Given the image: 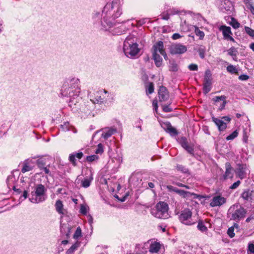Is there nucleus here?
Here are the masks:
<instances>
[{"label": "nucleus", "mask_w": 254, "mask_h": 254, "mask_svg": "<svg viewBox=\"0 0 254 254\" xmlns=\"http://www.w3.org/2000/svg\"><path fill=\"white\" fill-rule=\"evenodd\" d=\"M88 206L81 204L80 206V212L82 214L86 215L88 212Z\"/></svg>", "instance_id": "40"}, {"label": "nucleus", "mask_w": 254, "mask_h": 254, "mask_svg": "<svg viewBox=\"0 0 254 254\" xmlns=\"http://www.w3.org/2000/svg\"><path fill=\"white\" fill-rule=\"evenodd\" d=\"M246 32L250 36L254 38V30L251 29L249 27H245Z\"/></svg>", "instance_id": "44"}, {"label": "nucleus", "mask_w": 254, "mask_h": 254, "mask_svg": "<svg viewBox=\"0 0 254 254\" xmlns=\"http://www.w3.org/2000/svg\"><path fill=\"white\" fill-rule=\"evenodd\" d=\"M78 80H71L69 83H64L61 89V94L63 97H68L69 106L72 110H76L77 103L81 100L79 96L80 88L78 87Z\"/></svg>", "instance_id": "2"}, {"label": "nucleus", "mask_w": 254, "mask_h": 254, "mask_svg": "<svg viewBox=\"0 0 254 254\" xmlns=\"http://www.w3.org/2000/svg\"><path fill=\"white\" fill-rule=\"evenodd\" d=\"M182 36H181V35L179 34V33H175L172 35V38L173 40H177L180 38Z\"/></svg>", "instance_id": "58"}, {"label": "nucleus", "mask_w": 254, "mask_h": 254, "mask_svg": "<svg viewBox=\"0 0 254 254\" xmlns=\"http://www.w3.org/2000/svg\"><path fill=\"white\" fill-rule=\"evenodd\" d=\"M246 213V209L239 204H235L229 208L227 216L230 219L238 221L244 218Z\"/></svg>", "instance_id": "5"}, {"label": "nucleus", "mask_w": 254, "mask_h": 254, "mask_svg": "<svg viewBox=\"0 0 254 254\" xmlns=\"http://www.w3.org/2000/svg\"><path fill=\"white\" fill-rule=\"evenodd\" d=\"M194 32L195 33V35L199 37V39L202 40L203 39L204 37V33L203 31L199 30L198 27L197 26H194Z\"/></svg>", "instance_id": "36"}, {"label": "nucleus", "mask_w": 254, "mask_h": 254, "mask_svg": "<svg viewBox=\"0 0 254 254\" xmlns=\"http://www.w3.org/2000/svg\"><path fill=\"white\" fill-rule=\"evenodd\" d=\"M180 143L181 144L182 146L185 148L186 147H187L189 144H188V142L187 141V139L185 137H181L180 139Z\"/></svg>", "instance_id": "50"}, {"label": "nucleus", "mask_w": 254, "mask_h": 254, "mask_svg": "<svg viewBox=\"0 0 254 254\" xmlns=\"http://www.w3.org/2000/svg\"><path fill=\"white\" fill-rule=\"evenodd\" d=\"M158 96L160 101H164L168 99L169 98V95L167 90L165 87H160L158 90Z\"/></svg>", "instance_id": "19"}, {"label": "nucleus", "mask_w": 254, "mask_h": 254, "mask_svg": "<svg viewBox=\"0 0 254 254\" xmlns=\"http://www.w3.org/2000/svg\"><path fill=\"white\" fill-rule=\"evenodd\" d=\"M212 77L211 73L209 70H206L205 72L203 83V92L205 94L208 93L211 88Z\"/></svg>", "instance_id": "9"}, {"label": "nucleus", "mask_w": 254, "mask_h": 254, "mask_svg": "<svg viewBox=\"0 0 254 254\" xmlns=\"http://www.w3.org/2000/svg\"><path fill=\"white\" fill-rule=\"evenodd\" d=\"M78 247V244H75L73 245L67 251V254H72L73 252L77 249Z\"/></svg>", "instance_id": "43"}, {"label": "nucleus", "mask_w": 254, "mask_h": 254, "mask_svg": "<svg viewBox=\"0 0 254 254\" xmlns=\"http://www.w3.org/2000/svg\"><path fill=\"white\" fill-rule=\"evenodd\" d=\"M153 59L157 67H160L162 64V59L159 54H152Z\"/></svg>", "instance_id": "28"}, {"label": "nucleus", "mask_w": 254, "mask_h": 254, "mask_svg": "<svg viewBox=\"0 0 254 254\" xmlns=\"http://www.w3.org/2000/svg\"><path fill=\"white\" fill-rule=\"evenodd\" d=\"M252 219H254V215H251V216H249V217H248L246 219V221L247 222H249Z\"/></svg>", "instance_id": "64"}, {"label": "nucleus", "mask_w": 254, "mask_h": 254, "mask_svg": "<svg viewBox=\"0 0 254 254\" xmlns=\"http://www.w3.org/2000/svg\"><path fill=\"white\" fill-rule=\"evenodd\" d=\"M63 204L60 200H58L56 201L55 204V207L57 211L60 214H64L63 211Z\"/></svg>", "instance_id": "31"}, {"label": "nucleus", "mask_w": 254, "mask_h": 254, "mask_svg": "<svg viewBox=\"0 0 254 254\" xmlns=\"http://www.w3.org/2000/svg\"><path fill=\"white\" fill-rule=\"evenodd\" d=\"M197 229L202 233H206L208 231L207 227L202 221H199L197 226Z\"/></svg>", "instance_id": "34"}, {"label": "nucleus", "mask_w": 254, "mask_h": 254, "mask_svg": "<svg viewBox=\"0 0 254 254\" xmlns=\"http://www.w3.org/2000/svg\"><path fill=\"white\" fill-rule=\"evenodd\" d=\"M236 173L238 176L241 179H243L246 177V173L245 172V168L242 166H240L238 168Z\"/></svg>", "instance_id": "30"}, {"label": "nucleus", "mask_w": 254, "mask_h": 254, "mask_svg": "<svg viewBox=\"0 0 254 254\" xmlns=\"http://www.w3.org/2000/svg\"><path fill=\"white\" fill-rule=\"evenodd\" d=\"M163 110L166 113L170 112L172 109L169 107V106H164L163 107Z\"/></svg>", "instance_id": "57"}, {"label": "nucleus", "mask_w": 254, "mask_h": 254, "mask_svg": "<svg viewBox=\"0 0 254 254\" xmlns=\"http://www.w3.org/2000/svg\"><path fill=\"white\" fill-rule=\"evenodd\" d=\"M188 67L190 70L192 71H196L198 69V66L196 64H190Z\"/></svg>", "instance_id": "52"}, {"label": "nucleus", "mask_w": 254, "mask_h": 254, "mask_svg": "<svg viewBox=\"0 0 254 254\" xmlns=\"http://www.w3.org/2000/svg\"><path fill=\"white\" fill-rule=\"evenodd\" d=\"M69 161L73 164V165H76L75 163V155L72 154H70L69 156Z\"/></svg>", "instance_id": "53"}, {"label": "nucleus", "mask_w": 254, "mask_h": 254, "mask_svg": "<svg viewBox=\"0 0 254 254\" xmlns=\"http://www.w3.org/2000/svg\"><path fill=\"white\" fill-rule=\"evenodd\" d=\"M36 164L38 167L41 171H43L45 174H48L50 173V170L47 166L45 167L46 162L45 160L43 158H39L36 161Z\"/></svg>", "instance_id": "18"}, {"label": "nucleus", "mask_w": 254, "mask_h": 254, "mask_svg": "<svg viewBox=\"0 0 254 254\" xmlns=\"http://www.w3.org/2000/svg\"><path fill=\"white\" fill-rule=\"evenodd\" d=\"M248 6V8L250 9L252 13L254 14V7L251 4H249Z\"/></svg>", "instance_id": "62"}, {"label": "nucleus", "mask_w": 254, "mask_h": 254, "mask_svg": "<svg viewBox=\"0 0 254 254\" xmlns=\"http://www.w3.org/2000/svg\"><path fill=\"white\" fill-rule=\"evenodd\" d=\"M75 155V157L79 159H80L82 157L83 154L82 152H78L76 153Z\"/></svg>", "instance_id": "61"}, {"label": "nucleus", "mask_w": 254, "mask_h": 254, "mask_svg": "<svg viewBox=\"0 0 254 254\" xmlns=\"http://www.w3.org/2000/svg\"><path fill=\"white\" fill-rule=\"evenodd\" d=\"M187 47L181 44H172L170 48L172 54H182L187 51Z\"/></svg>", "instance_id": "11"}, {"label": "nucleus", "mask_w": 254, "mask_h": 254, "mask_svg": "<svg viewBox=\"0 0 254 254\" xmlns=\"http://www.w3.org/2000/svg\"><path fill=\"white\" fill-rule=\"evenodd\" d=\"M16 180V178L13 174L9 175L7 178V186L9 188L11 187L15 191L20 193L21 192V190L19 189H16V187L14 186V183Z\"/></svg>", "instance_id": "16"}, {"label": "nucleus", "mask_w": 254, "mask_h": 254, "mask_svg": "<svg viewBox=\"0 0 254 254\" xmlns=\"http://www.w3.org/2000/svg\"><path fill=\"white\" fill-rule=\"evenodd\" d=\"M152 106L153 107V108L154 110L157 112V109H158V105H157V101L156 100H153L152 103Z\"/></svg>", "instance_id": "59"}, {"label": "nucleus", "mask_w": 254, "mask_h": 254, "mask_svg": "<svg viewBox=\"0 0 254 254\" xmlns=\"http://www.w3.org/2000/svg\"><path fill=\"white\" fill-rule=\"evenodd\" d=\"M46 189L42 184L35 186L29 196V201L33 203H39L44 201L47 198Z\"/></svg>", "instance_id": "4"}, {"label": "nucleus", "mask_w": 254, "mask_h": 254, "mask_svg": "<svg viewBox=\"0 0 254 254\" xmlns=\"http://www.w3.org/2000/svg\"><path fill=\"white\" fill-rule=\"evenodd\" d=\"M226 172L225 175V178H232L233 176V169L231 167L229 163L225 164Z\"/></svg>", "instance_id": "25"}, {"label": "nucleus", "mask_w": 254, "mask_h": 254, "mask_svg": "<svg viewBox=\"0 0 254 254\" xmlns=\"http://www.w3.org/2000/svg\"><path fill=\"white\" fill-rule=\"evenodd\" d=\"M93 179V178L92 175H91L89 178L84 179L81 182L82 186L85 188L89 187Z\"/></svg>", "instance_id": "32"}, {"label": "nucleus", "mask_w": 254, "mask_h": 254, "mask_svg": "<svg viewBox=\"0 0 254 254\" xmlns=\"http://www.w3.org/2000/svg\"><path fill=\"white\" fill-rule=\"evenodd\" d=\"M34 166L28 164L27 161H24L23 163V166L21 171L22 173H25L27 172H29L32 170Z\"/></svg>", "instance_id": "29"}, {"label": "nucleus", "mask_w": 254, "mask_h": 254, "mask_svg": "<svg viewBox=\"0 0 254 254\" xmlns=\"http://www.w3.org/2000/svg\"><path fill=\"white\" fill-rule=\"evenodd\" d=\"M185 149H186V150L188 152H189V153H192V152L193 151V149H192V148L191 146H189V145H188L187 147H186L185 148Z\"/></svg>", "instance_id": "60"}, {"label": "nucleus", "mask_w": 254, "mask_h": 254, "mask_svg": "<svg viewBox=\"0 0 254 254\" xmlns=\"http://www.w3.org/2000/svg\"><path fill=\"white\" fill-rule=\"evenodd\" d=\"M224 18L226 22L230 25H231L234 29H237L240 27V24L235 18L232 17L231 16H225Z\"/></svg>", "instance_id": "20"}, {"label": "nucleus", "mask_w": 254, "mask_h": 254, "mask_svg": "<svg viewBox=\"0 0 254 254\" xmlns=\"http://www.w3.org/2000/svg\"><path fill=\"white\" fill-rule=\"evenodd\" d=\"M249 75L246 74H242L239 76V79L242 81H246L249 79Z\"/></svg>", "instance_id": "54"}, {"label": "nucleus", "mask_w": 254, "mask_h": 254, "mask_svg": "<svg viewBox=\"0 0 254 254\" xmlns=\"http://www.w3.org/2000/svg\"><path fill=\"white\" fill-rule=\"evenodd\" d=\"M143 245L146 247L149 246V252L151 253H157L161 249V244L156 241L149 240Z\"/></svg>", "instance_id": "12"}, {"label": "nucleus", "mask_w": 254, "mask_h": 254, "mask_svg": "<svg viewBox=\"0 0 254 254\" xmlns=\"http://www.w3.org/2000/svg\"><path fill=\"white\" fill-rule=\"evenodd\" d=\"M93 109V106L91 107L90 104L87 103L86 104H84L81 106L80 108V111L81 112L84 114L85 116H87L90 114Z\"/></svg>", "instance_id": "21"}, {"label": "nucleus", "mask_w": 254, "mask_h": 254, "mask_svg": "<svg viewBox=\"0 0 254 254\" xmlns=\"http://www.w3.org/2000/svg\"><path fill=\"white\" fill-rule=\"evenodd\" d=\"M254 195V191L250 189H247L241 194V197L246 201H251L253 199Z\"/></svg>", "instance_id": "17"}, {"label": "nucleus", "mask_w": 254, "mask_h": 254, "mask_svg": "<svg viewBox=\"0 0 254 254\" xmlns=\"http://www.w3.org/2000/svg\"><path fill=\"white\" fill-rule=\"evenodd\" d=\"M103 145H102V144L99 143L98 145L97 148L95 150V153L96 154H101L103 153Z\"/></svg>", "instance_id": "41"}, {"label": "nucleus", "mask_w": 254, "mask_h": 254, "mask_svg": "<svg viewBox=\"0 0 254 254\" xmlns=\"http://www.w3.org/2000/svg\"><path fill=\"white\" fill-rule=\"evenodd\" d=\"M227 70L231 74H238V69L235 66L230 64L227 67Z\"/></svg>", "instance_id": "35"}, {"label": "nucleus", "mask_w": 254, "mask_h": 254, "mask_svg": "<svg viewBox=\"0 0 254 254\" xmlns=\"http://www.w3.org/2000/svg\"><path fill=\"white\" fill-rule=\"evenodd\" d=\"M228 54L231 56H236L237 55V51L235 48L232 47L230 49H229V50L228 51Z\"/></svg>", "instance_id": "46"}, {"label": "nucleus", "mask_w": 254, "mask_h": 254, "mask_svg": "<svg viewBox=\"0 0 254 254\" xmlns=\"http://www.w3.org/2000/svg\"><path fill=\"white\" fill-rule=\"evenodd\" d=\"M168 209V205L166 202L160 201L151 209V213L156 218L166 219L169 217Z\"/></svg>", "instance_id": "6"}, {"label": "nucleus", "mask_w": 254, "mask_h": 254, "mask_svg": "<svg viewBox=\"0 0 254 254\" xmlns=\"http://www.w3.org/2000/svg\"><path fill=\"white\" fill-rule=\"evenodd\" d=\"M38 157V156H36V157L35 156V157H33L32 158L27 159L25 160L24 161H27V163H28V164L31 165L32 164H34V162L33 161L32 159H36Z\"/></svg>", "instance_id": "56"}, {"label": "nucleus", "mask_w": 254, "mask_h": 254, "mask_svg": "<svg viewBox=\"0 0 254 254\" xmlns=\"http://www.w3.org/2000/svg\"><path fill=\"white\" fill-rule=\"evenodd\" d=\"M232 33L230 27L223 25V39L227 41H230L234 43L236 41L232 37Z\"/></svg>", "instance_id": "15"}, {"label": "nucleus", "mask_w": 254, "mask_h": 254, "mask_svg": "<svg viewBox=\"0 0 254 254\" xmlns=\"http://www.w3.org/2000/svg\"><path fill=\"white\" fill-rule=\"evenodd\" d=\"M180 222L186 225H192L196 222V220L192 217V212L189 209L181 211L179 217Z\"/></svg>", "instance_id": "8"}, {"label": "nucleus", "mask_w": 254, "mask_h": 254, "mask_svg": "<svg viewBox=\"0 0 254 254\" xmlns=\"http://www.w3.org/2000/svg\"><path fill=\"white\" fill-rule=\"evenodd\" d=\"M240 181H238L236 182H235L231 187L230 188L232 189H236L240 184Z\"/></svg>", "instance_id": "55"}, {"label": "nucleus", "mask_w": 254, "mask_h": 254, "mask_svg": "<svg viewBox=\"0 0 254 254\" xmlns=\"http://www.w3.org/2000/svg\"><path fill=\"white\" fill-rule=\"evenodd\" d=\"M61 129L63 131H72L73 133L76 132V129L68 122H65L64 124L61 125L60 126Z\"/></svg>", "instance_id": "23"}, {"label": "nucleus", "mask_w": 254, "mask_h": 254, "mask_svg": "<svg viewBox=\"0 0 254 254\" xmlns=\"http://www.w3.org/2000/svg\"><path fill=\"white\" fill-rule=\"evenodd\" d=\"M205 49L203 47H200L198 49V53L200 57L203 59L205 56Z\"/></svg>", "instance_id": "49"}, {"label": "nucleus", "mask_w": 254, "mask_h": 254, "mask_svg": "<svg viewBox=\"0 0 254 254\" xmlns=\"http://www.w3.org/2000/svg\"><path fill=\"white\" fill-rule=\"evenodd\" d=\"M223 120L224 121L229 123L231 121V119L228 116H225L223 117Z\"/></svg>", "instance_id": "63"}, {"label": "nucleus", "mask_w": 254, "mask_h": 254, "mask_svg": "<svg viewBox=\"0 0 254 254\" xmlns=\"http://www.w3.org/2000/svg\"><path fill=\"white\" fill-rule=\"evenodd\" d=\"M248 253L254 254V244L250 243L248 247Z\"/></svg>", "instance_id": "47"}, {"label": "nucleus", "mask_w": 254, "mask_h": 254, "mask_svg": "<svg viewBox=\"0 0 254 254\" xmlns=\"http://www.w3.org/2000/svg\"><path fill=\"white\" fill-rule=\"evenodd\" d=\"M168 188L170 190L175 192L176 193H178V194L182 196L184 198H189L192 195H196V194L194 193H191L190 192L185 191L184 190H179L171 186H168Z\"/></svg>", "instance_id": "13"}, {"label": "nucleus", "mask_w": 254, "mask_h": 254, "mask_svg": "<svg viewBox=\"0 0 254 254\" xmlns=\"http://www.w3.org/2000/svg\"><path fill=\"white\" fill-rule=\"evenodd\" d=\"M178 69L177 64L174 61L169 62V70L172 71H177Z\"/></svg>", "instance_id": "37"}, {"label": "nucleus", "mask_w": 254, "mask_h": 254, "mask_svg": "<svg viewBox=\"0 0 254 254\" xmlns=\"http://www.w3.org/2000/svg\"><path fill=\"white\" fill-rule=\"evenodd\" d=\"M161 127L167 132L171 135H177L178 132L177 130L173 127L169 122L160 123Z\"/></svg>", "instance_id": "14"}, {"label": "nucleus", "mask_w": 254, "mask_h": 254, "mask_svg": "<svg viewBox=\"0 0 254 254\" xmlns=\"http://www.w3.org/2000/svg\"><path fill=\"white\" fill-rule=\"evenodd\" d=\"M107 94V91L105 90H100L94 92L90 91L88 94V97L93 104H101L105 101Z\"/></svg>", "instance_id": "7"}, {"label": "nucleus", "mask_w": 254, "mask_h": 254, "mask_svg": "<svg viewBox=\"0 0 254 254\" xmlns=\"http://www.w3.org/2000/svg\"><path fill=\"white\" fill-rule=\"evenodd\" d=\"M237 230V231L239 230V225L237 223H234V225L230 227L228 231L227 234L229 236L230 238H233L235 236V233H234V230Z\"/></svg>", "instance_id": "27"}, {"label": "nucleus", "mask_w": 254, "mask_h": 254, "mask_svg": "<svg viewBox=\"0 0 254 254\" xmlns=\"http://www.w3.org/2000/svg\"><path fill=\"white\" fill-rule=\"evenodd\" d=\"M81 236V230L80 227H78L73 235V238L74 239H78Z\"/></svg>", "instance_id": "45"}, {"label": "nucleus", "mask_w": 254, "mask_h": 254, "mask_svg": "<svg viewBox=\"0 0 254 254\" xmlns=\"http://www.w3.org/2000/svg\"><path fill=\"white\" fill-rule=\"evenodd\" d=\"M92 19L96 24L101 26V21H103V18L99 12H94L93 13Z\"/></svg>", "instance_id": "24"}, {"label": "nucleus", "mask_w": 254, "mask_h": 254, "mask_svg": "<svg viewBox=\"0 0 254 254\" xmlns=\"http://www.w3.org/2000/svg\"><path fill=\"white\" fill-rule=\"evenodd\" d=\"M123 51L125 55L130 59L135 58L139 53L138 44L131 36H128L125 40Z\"/></svg>", "instance_id": "3"}, {"label": "nucleus", "mask_w": 254, "mask_h": 254, "mask_svg": "<svg viewBox=\"0 0 254 254\" xmlns=\"http://www.w3.org/2000/svg\"><path fill=\"white\" fill-rule=\"evenodd\" d=\"M154 92V85L153 83H149L146 87V92L147 95L152 94Z\"/></svg>", "instance_id": "38"}, {"label": "nucleus", "mask_w": 254, "mask_h": 254, "mask_svg": "<svg viewBox=\"0 0 254 254\" xmlns=\"http://www.w3.org/2000/svg\"><path fill=\"white\" fill-rule=\"evenodd\" d=\"M177 169H178V170H179L184 173H187L188 172V169L182 165H177Z\"/></svg>", "instance_id": "48"}, {"label": "nucleus", "mask_w": 254, "mask_h": 254, "mask_svg": "<svg viewBox=\"0 0 254 254\" xmlns=\"http://www.w3.org/2000/svg\"><path fill=\"white\" fill-rule=\"evenodd\" d=\"M152 54H159L162 55L165 60L167 59V56L164 49V44L162 41L155 43L152 47Z\"/></svg>", "instance_id": "10"}, {"label": "nucleus", "mask_w": 254, "mask_h": 254, "mask_svg": "<svg viewBox=\"0 0 254 254\" xmlns=\"http://www.w3.org/2000/svg\"><path fill=\"white\" fill-rule=\"evenodd\" d=\"M238 131L237 130H235L232 133L226 137V139L227 140H233L238 135Z\"/></svg>", "instance_id": "39"}, {"label": "nucleus", "mask_w": 254, "mask_h": 254, "mask_svg": "<svg viewBox=\"0 0 254 254\" xmlns=\"http://www.w3.org/2000/svg\"><path fill=\"white\" fill-rule=\"evenodd\" d=\"M122 9L120 4L117 1L108 2L104 6L102 15L101 29L105 31L110 30L116 24V19L121 16Z\"/></svg>", "instance_id": "1"}, {"label": "nucleus", "mask_w": 254, "mask_h": 254, "mask_svg": "<svg viewBox=\"0 0 254 254\" xmlns=\"http://www.w3.org/2000/svg\"><path fill=\"white\" fill-rule=\"evenodd\" d=\"M99 158V157L97 155H93L91 156H88L86 157V160L88 162H92L95 160H98Z\"/></svg>", "instance_id": "42"}, {"label": "nucleus", "mask_w": 254, "mask_h": 254, "mask_svg": "<svg viewBox=\"0 0 254 254\" xmlns=\"http://www.w3.org/2000/svg\"><path fill=\"white\" fill-rule=\"evenodd\" d=\"M212 121L215 124V125L218 127L219 130L221 131L222 130V120L220 118H216L215 117H212Z\"/></svg>", "instance_id": "33"}, {"label": "nucleus", "mask_w": 254, "mask_h": 254, "mask_svg": "<svg viewBox=\"0 0 254 254\" xmlns=\"http://www.w3.org/2000/svg\"><path fill=\"white\" fill-rule=\"evenodd\" d=\"M29 195H28V191L27 190H24L23 192V193L22 194V195L20 197V199L21 200V201H23L24 200H25V199H26L28 196H29Z\"/></svg>", "instance_id": "51"}, {"label": "nucleus", "mask_w": 254, "mask_h": 254, "mask_svg": "<svg viewBox=\"0 0 254 254\" xmlns=\"http://www.w3.org/2000/svg\"><path fill=\"white\" fill-rule=\"evenodd\" d=\"M222 199V198L220 195L214 196L210 202V205L212 207H215L221 205Z\"/></svg>", "instance_id": "26"}, {"label": "nucleus", "mask_w": 254, "mask_h": 254, "mask_svg": "<svg viewBox=\"0 0 254 254\" xmlns=\"http://www.w3.org/2000/svg\"><path fill=\"white\" fill-rule=\"evenodd\" d=\"M116 132V130L115 129L112 128H105L102 130L101 136L104 139H107Z\"/></svg>", "instance_id": "22"}]
</instances>
